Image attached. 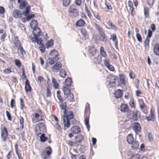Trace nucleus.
Segmentation results:
<instances>
[{"mask_svg":"<svg viewBox=\"0 0 159 159\" xmlns=\"http://www.w3.org/2000/svg\"><path fill=\"white\" fill-rule=\"evenodd\" d=\"M30 6H27L25 9V10L23 11L22 12V15L25 16H26L30 13Z\"/></svg>","mask_w":159,"mask_h":159,"instance_id":"c85d7f7f","label":"nucleus"},{"mask_svg":"<svg viewBox=\"0 0 159 159\" xmlns=\"http://www.w3.org/2000/svg\"><path fill=\"white\" fill-rule=\"evenodd\" d=\"M117 78V77L115 75H111V80H113V81L110 80L109 82V84L110 85L111 84H113V85H110V87H113L115 86L116 84V80Z\"/></svg>","mask_w":159,"mask_h":159,"instance_id":"f8f14e48","label":"nucleus"},{"mask_svg":"<svg viewBox=\"0 0 159 159\" xmlns=\"http://www.w3.org/2000/svg\"><path fill=\"white\" fill-rule=\"evenodd\" d=\"M150 115L149 116H145L146 119L148 121L152 120H154V112L152 111V109H151L150 111Z\"/></svg>","mask_w":159,"mask_h":159,"instance_id":"b1692460","label":"nucleus"},{"mask_svg":"<svg viewBox=\"0 0 159 159\" xmlns=\"http://www.w3.org/2000/svg\"><path fill=\"white\" fill-rule=\"evenodd\" d=\"M26 6V2L25 0H23L20 3L19 5V8L20 9H23Z\"/></svg>","mask_w":159,"mask_h":159,"instance_id":"7c9ffc66","label":"nucleus"},{"mask_svg":"<svg viewBox=\"0 0 159 159\" xmlns=\"http://www.w3.org/2000/svg\"><path fill=\"white\" fill-rule=\"evenodd\" d=\"M132 129L134 130L136 134L138 132H140L141 128L140 124L139 123L135 122L133 125Z\"/></svg>","mask_w":159,"mask_h":159,"instance_id":"423d86ee","label":"nucleus"},{"mask_svg":"<svg viewBox=\"0 0 159 159\" xmlns=\"http://www.w3.org/2000/svg\"><path fill=\"white\" fill-rule=\"evenodd\" d=\"M20 123V127L21 128V130H22L23 129L24 127V119L23 118L20 116V119H19Z\"/></svg>","mask_w":159,"mask_h":159,"instance_id":"37998d69","label":"nucleus"},{"mask_svg":"<svg viewBox=\"0 0 159 159\" xmlns=\"http://www.w3.org/2000/svg\"><path fill=\"white\" fill-rule=\"evenodd\" d=\"M63 120L64 124V129L65 130H66L70 126V120H69V119H67L66 120V121L64 118H63Z\"/></svg>","mask_w":159,"mask_h":159,"instance_id":"9b49d317","label":"nucleus"},{"mask_svg":"<svg viewBox=\"0 0 159 159\" xmlns=\"http://www.w3.org/2000/svg\"><path fill=\"white\" fill-rule=\"evenodd\" d=\"M53 40L52 39H51L47 42L45 43V46L46 48H48L53 46Z\"/></svg>","mask_w":159,"mask_h":159,"instance_id":"a878e982","label":"nucleus"},{"mask_svg":"<svg viewBox=\"0 0 159 159\" xmlns=\"http://www.w3.org/2000/svg\"><path fill=\"white\" fill-rule=\"evenodd\" d=\"M126 140L128 144H132L134 141L133 134H129L127 136Z\"/></svg>","mask_w":159,"mask_h":159,"instance_id":"aec40b11","label":"nucleus"},{"mask_svg":"<svg viewBox=\"0 0 159 159\" xmlns=\"http://www.w3.org/2000/svg\"><path fill=\"white\" fill-rule=\"evenodd\" d=\"M94 16L98 20L100 21L101 20V17L99 15V14L98 13H96L94 14Z\"/></svg>","mask_w":159,"mask_h":159,"instance_id":"69168bd1","label":"nucleus"},{"mask_svg":"<svg viewBox=\"0 0 159 159\" xmlns=\"http://www.w3.org/2000/svg\"><path fill=\"white\" fill-rule=\"evenodd\" d=\"M45 151L44 152H46V154H47V155L49 157L51 154L52 152L51 147H46L45 148Z\"/></svg>","mask_w":159,"mask_h":159,"instance_id":"72a5a7b5","label":"nucleus"},{"mask_svg":"<svg viewBox=\"0 0 159 159\" xmlns=\"http://www.w3.org/2000/svg\"><path fill=\"white\" fill-rule=\"evenodd\" d=\"M142 102V104H140L139 105V108L140 109H142L143 108H144L145 107H146V105H145V104L144 103L143 101V99H141L140 100V102Z\"/></svg>","mask_w":159,"mask_h":159,"instance_id":"4d7b16f0","label":"nucleus"},{"mask_svg":"<svg viewBox=\"0 0 159 159\" xmlns=\"http://www.w3.org/2000/svg\"><path fill=\"white\" fill-rule=\"evenodd\" d=\"M22 15V13L20 10L17 9L14 10L12 12V16L15 18H20Z\"/></svg>","mask_w":159,"mask_h":159,"instance_id":"0eeeda50","label":"nucleus"},{"mask_svg":"<svg viewBox=\"0 0 159 159\" xmlns=\"http://www.w3.org/2000/svg\"><path fill=\"white\" fill-rule=\"evenodd\" d=\"M25 90L26 92H29L31 91L32 88L30 85L29 81L28 79H26L25 82Z\"/></svg>","mask_w":159,"mask_h":159,"instance_id":"4468645a","label":"nucleus"},{"mask_svg":"<svg viewBox=\"0 0 159 159\" xmlns=\"http://www.w3.org/2000/svg\"><path fill=\"white\" fill-rule=\"evenodd\" d=\"M40 141L42 142H45L47 139L48 138L46 137L45 134L44 133H43L40 137Z\"/></svg>","mask_w":159,"mask_h":159,"instance_id":"ea45409f","label":"nucleus"},{"mask_svg":"<svg viewBox=\"0 0 159 159\" xmlns=\"http://www.w3.org/2000/svg\"><path fill=\"white\" fill-rule=\"evenodd\" d=\"M70 131L73 133L77 134L80 132V129L78 126H75L72 127L70 129Z\"/></svg>","mask_w":159,"mask_h":159,"instance_id":"1a4fd4ad","label":"nucleus"},{"mask_svg":"<svg viewBox=\"0 0 159 159\" xmlns=\"http://www.w3.org/2000/svg\"><path fill=\"white\" fill-rule=\"evenodd\" d=\"M6 114L8 119L9 120H11V116L9 112L8 111H6Z\"/></svg>","mask_w":159,"mask_h":159,"instance_id":"338daca9","label":"nucleus"},{"mask_svg":"<svg viewBox=\"0 0 159 159\" xmlns=\"http://www.w3.org/2000/svg\"><path fill=\"white\" fill-rule=\"evenodd\" d=\"M122 90L120 89L116 90L114 94L115 98L116 99L121 98L122 96Z\"/></svg>","mask_w":159,"mask_h":159,"instance_id":"ddd939ff","label":"nucleus"},{"mask_svg":"<svg viewBox=\"0 0 159 159\" xmlns=\"http://www.w3.org/2000/svg\"><path fill=\"white\" fill-rule=\"evenodd\" d=\"M42 41H43V40L41 39H39V40H34H34H33V42H36L37 44L38 45H41L42 44H43V43H42Z\"/></svg>","mask_w":159,"mask_h":159,"instance_id":"13d9d810","label":"nucleus"},{"mask_svg":"<svg viewBox=\"0 0 159 159\" xmlns=\"http://www.w3.org/2000/svg\"><path fill=\"white\" fill-rule=\"evenodd\" d=\"M130 159H139V155L138 154H133L131 156Z\"/></svg>","mask_w":159,"mask_h":159,"instance_id":"864d4df0","label":"nucleus"},{"mask_svg":"<svg viewBox=\"0 0 159 159\" xmlns=\"http://www.w3.org/2000/svg\"><path fill=\"white\" fill-rule=\"evenodd\" d=\"M81 33L82 34L83 36V37L84 38V40L88 39V36L87 35V33L85 30H83L81 31Z\"/></svg>","mask_w":159,"mask_h":159,"instance_id":"49530a36","label":"nucleus"},{"mask_svg":"<svg viewBox=\"0 0 159 159\" xmlns=\"http://www.w3.org/2000/svg\"><path fill=\"white\" fill-rule=\"evenodd\" d=\"M120 111L124 112H125L128 111V106L125 104H121L120 106Z\"/></svg>","mask_w":159,"mask_h":159,"instance_id":"6ab92c4d","label":"nucleus"},{"mask_svg":"<svg viewBox=\"0 0 159 159\" xmlns=\"http://www.w3.org/2000/svg\"><path fill=\"white\" fill-rule=\"evenodd\" d=\"M149 9L147 7H145L144 8V14L145 18L148 17L149 16Z\"/></svg>","mask_w":159,"mask_h":159,"instance_id":"c9c22d12","label":"nucleus"},{"mask_svg":"<svg viewBox=\"0 0 159 159\" xmlns=\"http://www.w3.org/2000/svg\"><path fill=\"white\" fill-rule=\"evenodd\" d=\"M38 32H37V34H36L35 32H34V31H36V30H33L32 33L33 35L34 36V37H33L30 36L29 37V38H30V39L33 41V40L34 41V40H39V39H38V37L42 35V32L41 30H38Z\"/></svg>","mask_w":159,"mask_h":159,"instance_id":"7ed1b4c3","label":"nucleus"},{"mask_svg":"<svg viewBox=\"0 0 159 159\" xmlns=\"http://www.w3.org/2000/svg\"><path fill=\"white\" fill-rule=\"evenodd\" d=\"M20 109H23L25 107V104L24 103V102L23 99L21 98L20 99Z\"/></svg>","mask_w":159,"mask_h":159,"instance_id":"09e8293b","label":"nucleus"},{"mask_svg":"<svg viewBox=\"0 0 159 159\" xmlns=\"http://www.w3.org/2000/svg\"><path fill=\"white\" fill-rule=\"evenodd\" d=\"M15 65L19 68H20L21 65V63L20 61L18 59H16L15 60Z\"/></svg>","mask_w":159,"mask_h":159,"instance_id":"603ef678","label":"nucleus"},{"mask_svg":"<svg viewBox=\"0 0 159 159\" xmlns=\"http://www.w3.org/2000/svg\"><path fill=\"white\" fill-rule=\"evenodd\" d=\"M134 112V111H132L131 110L129 111L127 113L128 117L130 119H132Z\"/></svg>","mask_w":159,"mask_h":159,"instance_id":"8fccbe9b","label":"nucleus"},{"mask_svg":"<svg viewBox=\"0 0 159 159\" xmlns=\"http://www.w3.org/2000/svg\"><path fill=\"white\" fill-rule=\"evenodd\" d=\"M131 144L132 148L133 149H136L139 146V142L135 140Z\"/></svg>","mask_w":159,"mask_h":159,"instance_id":"4c0bfd02","label":"nucleus"},{"mask_svg":"<svg viewBox=\"0 0 159 159\" xmlns=\"http://www.w3.org/2000/svg\"><path fill=\"white\" fill-rule=\"evenodd\" d=\"M71 0H63L62 5L64 7H67L70 5Z\"/></svg>","mask_w":159,"mask_h":159,"instance_id":"79ce46f5","label":"nucleus"},{"mask_svg":"<svg viewBox=\"0 0 159 159\" xmlns=\"http://www.w3.org/2000/svg\"><path fill=\"white\" fill-rule=\"evenodd\" d=\"M49 157L44 151H43L41 153V157L43 159H48Z\"/></svg>","mask_w":159,"mask_h":159,"instance_id":"c03bdc74","label":"nucleus"},{"mask_svg":"<svg viewBox=\"0 0 159 159\" xmlns=\"http://www.w3.org/2000/svg\"><path fill=\"white\" fill-rule=\"evenodd\" d=\"M138 115L136 112L135 113L134 112L133 116H132V119H133L134 121H137V120Z\"/></svg>","mask_w":159,"mask_h":159,"instance_id":"052dcab7","label":"nucleus"},{"mask_svg":"<svg viewBox=\"0 0 159 159\" xmlns=\"http://www.w3.org/2000/svg\"><path fill=\"white\" fill-rule=\"evenodd\" d=\"M153 52L155 55L159 56V44H155L153 48Z\"/></svg>","mask_w":159,"mask_h":159,"instance_id":"9d476101","label":"nucleus"},{"mask_svg":"<svg viewBox=\"0 0 159 159\" xmlns=\"http://www.w3.org/2000/svg\"><path fill=\"white\" fill-rule=\"evenodd\" d=\"M100 37L99 39L100 41H102L105 43H106L107 41V38L105 34L103 31L99 33Z\"/></svg>","mask_w":159,"mask_h":159,"instance_id":"6e6552de","label":"nucleus"},{"mask_svg":"<svg viewBox=\"0 0 159 159\" xmlns=\"http://www.w3.org/2000/svg\"><path fill=\"white\" fill-rule=\"evenodd\" d=\"M89 51L92 56H94L96 54L97 50L94 48V46H92L89 47Z\"/></svg>","mask_w":159,"mask_h":159,"instance_id":"dca6fc26","label":"nucleus"},{"mask_svg":"<svg viewBox=\"0 0 159 159\" xmlns=\"http://www.w3.org/2000/svg\"><path fill=\"white\" fill-rule=\"evenodd\" d=\"M52 82L53 84L54 87L55 89H58L59 88V84L57 82L56 80V79L54 78H52Z\"/></svg>","mask_w":159,"mask_h":159,"instance_id":"473e14b6","label":"nucleus"},{"mask_svg":"<svg viewBox=\"0 0 159 159\" xmlns=\"http://www.w3.org/2000/svg\"><path fill=\"white\" fill-rule=\"evenodd\" d=\"M68 87L65 86L62 88L64 94L66 96L68 95V94L71 93L70 89Z\"/></svg>","mask_w":159,"mask_h":159,"instance_id":"cd10ccee","label":"nucleus"},{"mask_svg":"<svg viewBox=\"0 0 159 159\" xmlns=\"http://www.w3.org/2000/svg\"><path fill=\"white\" fill-rule=\"evenodd\" d=\"M62 66V64L60 62L56 63L52 66V69L55 70H58Z\"/></svg>","mask_w":159,"mask_h":159,"instance_id":"f3484780","label":"nucleus"},{"mask_svg":"<svg viewBox=\"0 0 159 159\" xmlns=\"http://www.w3.org/2000/svg\"><path fill=\"white\" fill-rule=\"evenodd\" d=\"M150 27L151 29V30L152 31V32H154L155 31L156 28L155 25L154 24H151Z\"/></svg>","mask_w":159,"mask_h":159,"instance_id":"774afa93","label":"nucleus"},{"mask_svg":"<svg viewBox=\"0 0 159 159\" xmlns=\"http://www.w3.org/2000/svg\"><path fill=\"white\" fill-rule=\"evenodd\" d=\"M21 42L19 39L18 37L17 36H14V42L13 44L16 48H17L20 44Z\"/></svg>","mask_w":159,"mask_h":159,"instance_id":"4be33fe9","label":"nucleus"},{"mask_svg":"<svg viewBox=\"0 0 159 159\" xmlns=\"http://www.w3.org/2000/svg\"><path fill=\"white\" fill-rule=\"evenodd\" d=\"M150 40L149 39L146 38L144 42V46L145 50H148L149 49Z\"/></svg>","mask_w":159,"mask_h":159,"instance_id":"bb28decb","label":"nucleus"},{"mask_svg":"<svg viewBox=\"0 0 159 159\" xmlns=\"http://www.w3.org/2000/svg\"><path fill=\"white\" fill-rule=\"evenodd\" d=\"M84 122L85 124L87 127V128L88 129V131H89V127L90 125H89V117H87V116H86L84 118Z\"/></svg>","mask_w":159,"mask_h":159,"instance_id":"f704fd0d","label":"nucleus"},{"mask_svg":"<svg viewBox=\"0 0 159 159\" xmlns=\"http://www.w3.org/2000/svg\"><path fill=\"white\" fill-rule=\"evenodd\" d=\"M51 96V93L50 91V89L48 87H47V93L46 96L48 97H50Z\"/></svg>","mask_w":159,"mask_h":159,"instance_id":"680f3d73","label":"nucleus"},{"mask_svg":"<svg viewBox=\"0 0 159 159\" xmlns=\"http://www.w3.org/2000/svg\"><path fill=\"white\" fill-rule=\"evenodd\" d=\"M85 22L82 19H80L77 21L75 23L76 25L78 27H82L84 25Z\"/></svg>","mask_w":159,"mask_h":159,"instance_id":"5701e85b","label":"nucleus"},{"mask_svg":"<svg viewBox=\"0 0 159 159\" xmlns=\"http://www.w3.org/2000/svg\"><path fill=\"white\" fill-rule=\"evenodd\" d=\"M26 16V20L27 21H29L32 18H33L35 17V15L34 14H31L30 15L28 14Z\"/></svg>","mask_w":159,"mask_h":159,"instance_id":"a18cd8bd","label":"nucleus"},{"mask_svg":"<svg viewBox=\"0 0 159 159\" xmlns=\"http://www.w3.org/2000/svg\"><path fill=\"white\" fill-rule=\"evenodd\" d=\"M54 52H55L54 54V56L52 57V58L53 60L54 59V61H55L57 62L59 60V57H58V53L57 50L55 49H53L51 51V54H52Z\"/></svg>","mask_w":159,"mask_h":159,"instance_id":"2eb2a0df","label":"nucleus"},{"mask_svg":"<svg viewBox=\"0 0 159 159\" xmlns=\"http://www.w3.org/2000/svg\"><path fill=\"white\" fill-rule=\"evenodd\" d=\"M136 37L137 39V40L139 42L141 43L142 42V38L140 35V34L139 33H136Z\"/></svg>","mask_w":159,"mask_h":159,"instance_id":"3c124183","label":"nucleus"},{"mask_svg":"<svg viewBox=\"0 0 159 159\" xmlns=\"http://www.w3.org/2000/svg\"><path fill=\"white\" fill-rule=\"evenodd\" d=\"M74 115L73 112L72 111H69L67 113L66 115L65 116H64L63 117L66 118V120L69 119L70 120L73 118Z\"/></svg>","mask_w":159,"mask_h":159,"instance_id":"a211bd4d","label":"nucleus"},{"mask_svg":"<svg viewBox=\"0 0 159 159\" xmlns=\"http://www.w3.org/2000/svg\"><path fill=\"white\" fill-rule=\"evenodd\" d=\"M100 53L103 57H106L107 56L106 52L104 50V48L102 46H101L100 48Z\"/></svg>","mask_w":159,"mask_h":159,"instance_id":"e433bc0d","label":"nucleus"},{"mask_svg":"<svg viewBox=\"0 0 159 159\" xmlns=\"http://www.w3.org/2000/svg\"><path fill=\"white\" fill-rule=\"evenodd\" d=\"M96 59V60L94 61V63L96 64H100L102 61V57L101 56L98 55L96 58H94Z\"/></svg>","mask_w":159,"mask_h":159,"instance_id":"58836bf2","label":"nucleus"},{"mask_svg":"<svg viewBox=\"0 0 159 159\" xmlns=\"http://www.w3.org/2000/svg\"><path fill=\"white\" fill-rule=\"evenodd\" d=\"M74 5H71L69 8L68 12L69 16L72 18L77 17L79 15V11L78 9L74 8Z\"/></svg>","mask_w":159,"mask_h":159,"instance_id":"f03ea898","label":"nucleus"},{"mask_svg":"<svg viewBox=\"0 0 159 159\" xmlns=\"http://www.w3.org/2000/svg\"><path fill=\"white\" fill-rule=\"evenodd\" d=\"M1 138L2 139V141L5 142L8 136V133L7 129L5 127H3V128L1 129Z\"/></svg>","mask_w":159,"mask_h":159,"instance_id":"20e7f679","label":"nucleus"},{"mask_svg":"<svg viewBox=\"0 0 159 159\" xmlns=\"http://www.w3.org/2000/svg\"><path fill=\"white\" fill-rule=\"evenodd\" d=\"M38 22L37 20H33L30 23V26L33 30H40V28L38 27Z\"/></svg>","mask_w":159,"mask_h":159,"instance_id":"39448f33","label":"nucleus"},{"mask_svg":"<svg viewBox=\"0 0 159 159\" xmlns=\"http://www.w3.org/2000/svg\"><path fill=\"white\" fill-rule=\"evenodd\" d=\"M61 91L59 90L57 91V98L59 100L60 102H62L64 101V99H63V98H62L60 93H61Z\"/></svg>","mask_w":159,"mask_h":159,"instance_id":"a19ab883","label":"nucleus"},{"mask_svg":"<svg viewBox=\"0 0 159 159\" xmlns=\"http://www.w3.org/2000/svg\"><path fill=\"white\" fill-rule=\"evenodd\" d=\"M59 75L61 77L65 78L67 75L66 72L64 69H61L59 72Z\"/></svg>","mask_w":159,"mask_h":159,"instance_id":"c756f323","label":"nucleus"},{"mask_svg":"<svg viewBox=\"0 0 159 159\" xmlns=\"http://www.w3.org/2000/svg\"><path fill=\"white\" fill-rule=\"evenodd\" d=\"M128 4V6L129 7V10L131 11H133L134 7H133V4L132 1H129Z\"/></svg>","mask_w":159,"mask_h":159,"instance_id":"de8ad7c7","label":"nucleus"},{"mask_svg":"<svg viewBox=\"0 0 159 159\" xmlns=\"http://www.w3.org/2000/svg\"><path fill=\"white\" fill-rule=\"evenodd\" d=\"M46 128L45 124L40 123L36 125L35 128V132L37 136L41 134L42 132H46Z\"/></svg>","mask_w":159,"mask_h":159,"instance_id":"f257e3e1","label":"nucleus"},{"mask_svg":"<svg viewBox=\"0 0 159 159\" xmlns=\"http://www.w3.org/2000/svg\"><path fill=\"white\" fill-rule=\"evenodd\" d=\"M108 69L111 71H114L115 70V69L113 66L110 64L108 65L107 66Z\"/></svg>","mask_w":159,"mask_h":159,"instance_id":"0e129e2a","label":"nucleus"},{"mask_svg":"<svg viewBox=\"0 0 159 159\" xmlns=\"http://www.w3.org/2000/svg\"><path fill=\"white\" fill-rule=\"evenodd\" d=\"M110 62L109 59L107 58L104 61V64L105 66L107 67L108 65L110 64Z\"/></svg>","mask_w":159,"mask_h":159,"instance_id":"bf43d9fd","label":"nucleus"},{"mask_svg":"<svg viewBox=\"0 0 159 159\" xmlns=\"http://www.w3.org/2000/svg\"><path fill=\"white\" fill-rule=\"evenodd\" d=\"M75 139L76 142L80 143L84 139V137L82 134H78L75 137Z\"/></svg>","mask_w":159,"mask_h":159,"instance_id":"393cba45","label":"nucleus"},{"mask_svg":"<svg viewBox=\"0 0 159 159\" xmlns=\"http://www.w3.org/2000/svg\"><path fill=\"white\" fill-rule=\"evenodd\" d=\"M67 98L68 100L70 102H72L74 101V95L73 93H70L68 95H66Z\"/></svg>","mask_w":159,"mask_h":159,"instance_id":"2f4dec72","label":"nucleus"},{"mask_svg":"<svg viewBox=\"0 0 159 159\" xmlns=\"http://www.w3.org/2000/svg\"><path fill=\"white\" fill-rule=\"evenodd\" d=\"M39 49L42 53L44 52L45 51V48L43 43L39 46Z\"/></svg>","mask_w":159,"mask_h":159,"instance_id":"6e6d98bb","label":"nucleus"},{"mask_svg":"<svg viewBox=\"0 0 159 159\" xmlns=\"http://www.w3.org/2000/svg\"><path fill=\"white\" fill-rule=\"evenodd\" d=\"M152 31L150 29H149L148 30V35L146 37V38L149 39L150 38L152 35Z\"/></svg>","mask_w":159,"mask_h":159,"instance_id":"5fc2aeb1","label":"nucleus"},{"mask_svg":"<svg viewBox=\"0 0 159 159\" xmlns=\"http://www.w3.org/2000/svg\"><path fill=\"white\" fill-rule=\"evenodd\" d=\"M95 26L97 27V29L98 30L99 33L103 31L102 29L100 26L97 24L95 23L94 24Z\"/></svg>","mask_w":159,"mask_h":159,"instance_id":"e2e57ef3","label":"nucleus"},{"mask_svg":"<svg viewBox=\"0 0 159 159\" xmlns=\"http://www.w3.org/2000/svg\"><path fill=\"white\" fill-rule=\"evenodd\" d=\"M72 82V81L71 78L70 77H68L65 80V85L66 86L69 87L71 86Z\"/></svg>","mask_w":159,"mask_h":159,"instance_id":"412c9836","label":"nucleus"}]
</instances>
